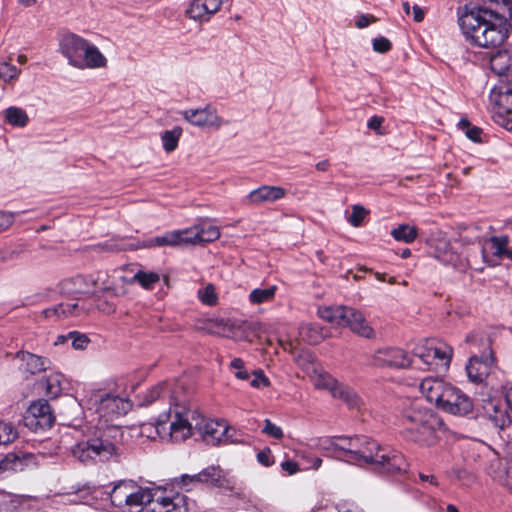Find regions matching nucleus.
I'll return each instance as SVG.
<instances>
[{"mask_svg":"<svg viewBox=\"0 0 512 512\" xmlns=\"http://www.w3.org/2000/svg\"><path fill=\"white\" fill-rule=\"evenodd\" d=\"M512 0H487L459 17L462 33L472 44L483 48L501 45L512 27Z\"/></svg>","mask_w":512,"mask_h":512,"instance_id":"1","label":"nucleus"},{"mask_svg":"<svg viewBox=\"0 0 512 512\" xmlns=\"http://www.w3.org/2000/svg\"><path fill=\"white\" fill-rule=\"evenodd\" d=\"M397 420L404 437L423 446L436 444L445 431L441 417L419 400L404 402Z\"/></svg>","mask_w":512,"mask_h":512,"instance_id":"2","label":"nucleus"},{"mask_svg":"<svg viewBox=\"0 0 512 512\" xmlns=\"http://www.w3.org/2000/svg\"><path fill=\"white\" fill-rule=\"evenodd\" d=\"M425 398L446 413L465 416L472 412L473 402L465 393L438 377H426L420 383Z\"/></svg>","mask_w":512,"mask_h":512,"instance_id":"3","label":"nucleus"},{"mask_svg":"<svg viewBox=\"0 0 512 512\" xmlns=\"http://www.w3.org/2000/svg\"><path fill=\"white\" fill-rule=\"evenodd\" d=\"M191 415L188 409L177 408L174 411L173 420H171L169 428L166 427L167 420L161 416L155 424L143 423L137 435L151 440L160 438L173 442L185 441L192 435L193 423L190 421Z\"/></svg>","mask_w":512,"mask_h":512,"instance_id":"4","label":"nucleus"},{"mask_svg":"<svg viewBox=\"0 0 512 512\" xmlns=\"http://www.w3.org/2000/svg\"><path fill=\"white\" fill-rule=\"evenodd\" d=\"M60 49L69 64L78 69L103 68L107 65V59L100 50L76 34L64 35L60 42Z\"/></svg>","mask_w":512,"mask_h":512,"instance_id":"5","label":"nucleus"},{"mask_svg":"<svg viewBox=\"0 0 512 512\" xmlns=\"http://www.w3.org/2000/svg\"><path fill=\"white\" fill-rule=\"evenodd\" d=\"M358 449L363 453L357 456V465H374L376 469L385 473L406 470V461L400 452L386 451L366 436H358Z\"/></svg>","mask_w":512,"mask_h":512,"instance_id":"6","label":"nucleus"},{"mask_svg":"<svg viewBox=\"0 0 512 512\" xmlns=\"http://www.w3.org/2000/svg\"><path fill=\"white\" fill-rule=\"evenodd\" d=\"M318 316L335 326L349 327L350 330L367 339L375 338L374 329L368 324L363 313L349 306H329L318 309Z\"/></svg>","mask_w":512,"mask_h":512,"instance_id":"7","label":"nucleus"},{"mask_svg":"<svg viewBox=\"0 0 512 512\" xmlns=\"http://www.w3.org/2000/svg\"><path fill=\"white\" fill-rule=\"evenodd\" d=\"M70 450L72 456L82 463H92L97 459L108 461L120 456L118 447L104 435L81 440L71 446Z\"/></svg>","mask_w":512,"mask_h":512,"instance_id":"8","label":"nucleus"},{"mask_svg":"<svg viewBox=\"0 0 512 512\" xmlns=\"http://www.w3.org/2000/svg\"><path fill=\"white\" fill-rule=\"evenodd\" d=\"M413 355L419 358L427 368H430L435 361H439L443 367L447 368L451 362L453 348L446 343L424 339L414 346Z\"/></svg>","mask_w":512,"mask_h":512,"instance_id":"9","label":"nucleus"},{"mask_svg":"<svg viewBox=\"0 0 512 512\" xmlns=\"http://www.w3.org/2000/svg\"><path fill=\"white\" fill-rule=\"evenodd\" d=\"M90 400L95 412L105 421L112 420L115 416L124 415L131 409L129 400L112 393L99 392Z\"/></svg>","mask_w":512,"mask_h":512,"instance_id":"10","label":"nucleus"},{"mask_svg":"<svg viewBox=\"0 0 512 512\" xmlns=\"http://www.w3.org/2000/svg\"><path fill=\"white\" fill-rule=\"evenodd\" d=\"M190 421L193 423V428L197 429L202 435L203 440L209 445H218L221 443L233 442L228 435V426L224 421L207 420L203 421L201 416L196 412L191 411Z\"/></svg>","mask_w":512,"mask_h":512,"instance_id":"11","label":"nucleus"},{"mask_svg":"<svg viewBox=\"0 0 512 512\" xmlns=\"http://www.w3.org/2000/svg\"><path fill=\"white\" fill-rule=\"evenodd\" d=\"M412 364L411 356L399 347L377 349L370 357L369 365L377 368L405 369Z\"/></svg>","mask_w":512,"mask_h":512,"instance_id":"12","label":"nucleus"},{"mask_svg":"<svg viewBox=\"0 0 512 512\" xmlns=\"http://www.w3.org/2000/svg\"><path fill=\"white\" fill-rule=\"evenodd\" d=\"M183 119L189 124L199 128H212L219 130L223 125L228 124L217 113V109L211 104L196 109H186L181 111Z\"/></svg>","mask_w":512,"mask_h":512,"instance_id":"13","label":"nucleus"},{"mask_svg":"<svg viewBox=\"0 0 512 512\" xmlns=\"http://www.w3.org/2000/svg\"><path fill=\"white\" fill-rule=\"evenodd\" d=\"M508 404L498 398L483 400L482 413L497 428L504 429L510 424L511 418L508 412Z\"/></svg>","mask_w":512,"mask_h":512,"instance_id":"14","label":"nucleus"},{"mask_svg":"<svg viewBox=\"0 0 512 512\" xmlns=\"http://www.w3.org/2000/svg\"><path fill=\"white\" fill-rule=\"evenodd\" d=\"M493 363L491 350L484 351L481 356H472L466 366L469 380L473 383H482L489 375Z\"/></svg>","mask_w":512,"mask_h":512,"instance_id":"15","label":"nucleus"},{"mask_svg":"<svg viewBox=\"0 0 512 512\" xmlns=\"http://www.w3.org/2000/svg\"><path fill=\"white\" fill-rule=\"evenodd\" d=\"M26 420L30 421L31 425L35 424L45 430L52 427L55 421V416L49 403L46 400L41 399L33 402L29 406Z\"/></svg>","mask_w":512,"mask_h":512,"instance_id":"16","label":"nucleus"},{"mask_svg":"<svg viewBox=\"0 0 512 512\" xmlns=\"http://www.w3.org/2000/svg\"><path fill=\"white\" fill-rule=\"evenodd\" d=\"M286 196V190L280 186L263 185L251 191L245 198L247 205H264L274 203Z\"/></svg>","mask_w":512,"mask_h":512,"instance_id":"17","label":"nucleus"},{"mask_svg":"<svg viewBox=\"0 0 512 512\" xmlns=\"http://www.w3.org/2000/svg\"><path fill=\"white\" fill-rule=\"evenodd\" d=\"M38 465L37 457L32 453H9L0 459V473L22 471L25 467Z\"/></svg>","mask_w":512,"mask_h":512,"instance_id":"18","label":"nucleus"},{"mask_svg":"<svg viewBox=\"0 0 512 512\" xmlns=\"http://www.w3.org/2000/svg\"><path fill=\"white\" fill-rule=\"evenodd\" d=\"M154 509L158 512H187V498L180 493H171L169 495H158L156 491Z\"/></svg>","mask_w":512,"mask_h":512,"instance_id":"19","label":"nucleus"},{"mask_svg":"<svg viewBox=\"0 0 512 512\" xmlns=\"http://www.w3.org/2000/svg\"><path fill=\"white\" fill-rule=\"evenodd\" d=\"M60 291L64 294H90L94 295L91 275H76L64 279L59 284Z\"/></svg>","mask_w":512,"mask_h":512,"instance_id":"20","label":"nucleus"},{"mask_svg":"<svg viewBox=\"0 0 512 512\" xmlns=\"http://www.w3.org/2000/svg\"><path fill=\"white\" fill-rule=\"evenodd\" d=\"M203 483L210 484L217 488L233 489L235 481L227 472L219 466H209L201 471Z\"/></svg>","mask_w":512,"mask_h":512,"instance_id":"21","label":"nucleus"},{"mask_svg":"<svg viewBox=\"0 0 512 512\" xmlns=\"http://www.w3.org/2000/svg\"><path fill=\"white\" fill-rule=\"evenodd\" d=\"M311 449H317L324 452L328 457L342 460V436L320 437L311 439L308 443Z\"/></svg>","mask_w":512,"mask_h":512,"instance_id":"22","label":"nucleus"},{"mask_svg":"<svg viewBox=\"0 0 512 512\" xmlns=\"http://www.w3.org/2000/svg\"><path fill=\"white\" fill-rule=\"evenodd\" d=\"M156 400L167 401L170 406H178L175 392L172 390L171 385H169L167 382H162L156 385L146 394H144L140 405L148 406L153 404Z\"/></svg>","mask_w":512,"mask_h":512,"instance_id":"23","label":"nucleus"},{"mask_svg":"<svg viewBox=\"0 0 512 512\" xmlns=\"http://www.w3.org/2000/svg\"><path fill=\"white\" fill-rule=\"evenodd\" d=\"M509 238L507 236L491 237L482 244L481 254L484 262L493 264L491 256L501 259L504 257L505 247L508 246Z\"/></svg>","mask_w":512,"mask_h":512,"instance_id":"24","label":"nucleus"},{"mask_svg":"<svg viewBox=\"0 0 512 512\" xmlns=\"http://www.w3.org/2000/svg\"><path fill=\"white\" fill-rule=\"evenodd\" d=\"M131 494L124 508L128 512L140 511L145 505L154 503L156 496V492H153V490L140 487L136 483L132 488Z\"/></svg>","mask_w":512,"mask_h":512,"instance_id":"25","label":"nucleus"},{"mask_svg":"<svg viewBox=\"0 0 512 512\" xmlns=\"http://www.w3.org/2000/svg\"><path fill=\"white\" fill-rule=\"evenodd\" d=\"M432 248L434 257L437 258L439 261H441L444 264H456L458 256L452 250L448 239L440 237L433 240Z\"/></svg>","mask_w":512,"mask_h":512,"instance_id":"26","label":"nucleus"},{"mask_svg":"<svg viewBox=\"0 0 512 512\" xmlns=\"http://www.w3.org/2000/svg\"><path fill=\"white\" fill-rule=\"evenodd\" d=\"M90 275L94 295H97L98 293H104L117 296L119 294L113 281H111L110 275L107 271H97Z\"/></svg>","mask_w":512,"mask_h":512,"instance_id":"27","label":"nucleus"},{"mask_svg":"<svg viewBox=\"0 0 512 512\" xmlns=\"http://www.w3.org/2000/svg\"><path fill=\"white\" fill-rule=\"evenodd\" d=\"M135 482L132 480H123L118 482L112 489L110 498L114 506L124 509Z\"/></svg>","mask_w":512,"mask_h":512,"instance_id":"28","label":"nucleus"},{"mask_svg":"<svg viewBox=\"0 0 512 512\" xmlns=\"http://www.w3.org/2000/svg\"><path fill=\"white\" fill-rule=\"evenodd\" d=\"M333 397L343 401L351 410L360 411L364 406L362 398L353 389L341 383L339 387L334 390Z\"/></svg>","mask_w":512,"mask_h":512,"instance_id":"29","label":"nucleus"},{"mask_svg":"<svg viewBox=\"0 0 512 512\" xmlns=\"http://www.w3.org/2000/svg\"><path fill=\"white\" fill-rule=\"evenodd\" d=\"M17 357L21 360V369L29 372L30 374H36L46 369L48 360L40 356L31 354L29 352H18Z\"/></svg>","mask_w":512,"mask_h":512,"instance_id":"30","label":"nucleus"},{"mask_svg":"<svg viewBox=\"0 0 512 512\" xmlns=\"http://www.w3.org/2000/svg\"><path fill=\"white\" fill-rule=\"evenodd\" d=\"M309 377L316 389L328 390L332 396L334 395V390L340 385L335 378L318 370L316 367L312 368V372L309 373Z\"/></svg>","mask_w":512,"mask_h":512,"instance_id":"31","label":"nucleus"},{"mask_svg":"<svg viewBox=\"0 0 512 512\" xmlns=\"http://www.w3.org/2000/svg\"><path fill=\"white\" fill-rule=\"evenodd\" d=\"M299 336L309 344H317L326 337V334L318 324L305 323L299 327Z\"/></svg>","mask_w":512,"mask_h":512,"instance_id":"32","label":"nucleus"},{"mask_svg":"<svg viewBox=\"0 0 512 512\" xmlns=\"http://www.w3.org/2000/svg\"><path fill=\"white\" fill-rule=\"evenodd\" d=\"M217 13L212 11L203 0H193L186 10V14L190 19L196 21H209L211 16Z\"/></svg>","mask_w":512,"mask_h":512,"instance_id":"33","label":"nucleus"},{"mask_svg":"<svg viewBox=\"0 0 512 512\" xmlns=\"http://www.w3.org/2000/svg\"><path fill=\"white\" fill-rule=\"evenodd\" d=\"M342 446V461L357 465V456L363 453L358 449V436H342Z\"/></svg>","mask_w":512,"mask_h":512,"instance_id":"34","label":"nucleus"},{"mask_svg":"<svg viewBox=\"0 0 512 512\" xmlns=\"http://www.w3.org/2000/svg\"><path fill=\"white\" fill-rule=\"evenodd\" d=\"M277 289L278 288L276 285L255 288L250 292L248 296L249 303L252 305L269 303L275 298Z\"/></svg>","mask_w":512,"mask_h":512,"instance_id":"35","label":"nucleus"},{"mask_svg":"<svg viewBox=\"0 0 512 512\" xmlns=\"http://www.w3.org/2000/svg\"><path fill=\"white\" fill-rule=\"evenodd\" d=\"M182 133V128L180 126H175L173 129L165 130L161 134V141L165 152L171 153L176 150Z\"/></svg>","mask_w":512,"mask_h":512,"instance_id":"36","label":"nucleus"},{"mask_svg":"<svg viewBox=\"0 0 512 512\" xmlns=\"http://www.w3.org/2000/svg\"><path fill=\"white\" fill-rule=\"evenodd\" d=\"M390 234L396 241L412 243L417 238L418 230L415 226L401 224L392 229Z\"/></svg>","mask_w":512,"mask_h":512,"instance_id":"37","label":"nucleus"},{"mask_svg":"<svg viewBox=\"0 0 512 512\" xmlns=\"http://www.w3.org/2000/svg\"><path fill=\"white\" fill-rule=\"evenodd\" d=\"M176 233L179 236V239L177 240L178 246L201 244V237L199 235L197 225L186 229L176 230Z\"/></svg>","mask_w":512,"mask_h":512,"instance_id":"38","label":"nucleus"},{"mask_svg":"<svg viewBox=\"0 0 512 512\" xmlns=\"http://www.w3.org/2000/svg\"><path fill=\"white\" fill-rule=\"evenodd\" d=\"M179 239L176 230L165 233L163 236H158L148 241H145L141 247L151 248L156 246H178L177 240Z\"/></svg>","mask_w":512,"mask_h":512,"instance_id":"39","label":"nucleus"},{"mask_svg":"<svg viewBox=\"0 0 512 512\" xmlns=\"http://www.w3.org/2000/svg\"><path fill=\"white\" fill-rule=\"evenodd\" d=\"M4 113L5 119L10 125L24 127L28 123V115L22 108L11 106Z\"/></svg>","mask_w":512,"mask_h":512,"instance_id":"40","label":"nucleus"},{"mask_svg":"<svg viewBox=\"0 0 512 512\" xmlns=\"http://www.w3.org/2000/svg\"><path fill=\"white\" fill-rule=\"evenodd\" d=\"M64 376L60 373H54L47 376L44 381L46 394L51 398L58 397L62 392V382Z\"/></svg>","mask_w":512,"mask_h":512,"instance_id":"41","label":"nucleus"},{"mask_svg":"<svg viewBox=\"0 0 512 512\" xmlns=\"http://www.w3.org/2000/svg\"><path fill=\"white\" fill-rule=\"evenodd\" d=\"M128 245L124 243V238L115 237L109 241L99 243L93 247L96 252H118L126 249H130Z\"/></svg>","mask_w":512,"mask_h":512,"instance_id":"42","label":"nucleus"},{"mask_svg":"<svg viewBox=\"0 0 512 512\" xmlns=\"http://www.w3.org/2000/svg\"><path fill=\"white\" fill-rule=\"evenodd\" d=\"M160 280L159 274L155 272L138 271L129 283L137 281L144 289H151Z\"/></svg>","mask_w":512,"mask_h":512,"instance_id":"43","label":"nucleus"},{"mask_svg":"<svg viewBox=\"0 0 512 512\" xmlns=\"http://www.w3.org/2000/svg\"><path fill=\"white\" fill-rule=\"evenodd\" d=\"M292 353L294 360L302 369L307 370L308 373L312 372V368L315 367L313 365L315 357L309 351L293 350Z\"/></svg>","mask_w":512,"mask_h":512,"instance_id":"44","label":"nucleus"},{"mask_svg":"<svg viewBox=\"0 0 512 512\" xmlns=\"http://www.w3.org/2000/svg\"><path fill=\"white\" fill-rule=\"evenodd\" d=\"M21 70L9 62L0 63V80L4 83H10L11 81L17 80Z\"/></svg>","mask_w":512,"mask_h":512,"instance_id":"45","label":"nucleus"},{"mask_svg":"<svg viewBox=\"0 0 512 512\" xmlns=\"http://www.w3.org/2000/svg\"><path fill=\"white\" fill-rule=\"evenodd\" d=\"M18 437L17 430L11 423L0 421V445H7Z\"/></svg>","mask_w":512,"mask_h":512,"instance_id":"46","label":"nucleus"},{"mask_svg":"<svg viewBox=\"0 0 512 512\" xmlns=\"http://www.w3.org/2000/svg\"><path fill=\"white\" fill-rule=\"evenodd\" d=\"M199 235L201 237V243L213 242L220 237L219 228L216 226L205 227L203 224H196Z\"/></svg>","mask_w":512,"mask_h":512,"instance_id":"47","label":"nucleus"},{"mask_svg":"<svg viewBox=\"0 0 512 512\" xmlns=\"http://www.w3.org/2000/svg\"><path fill=\"white\" fill-rule=\"evenodd\" d=\"M198 297L203 304L213 306L217 303V294L215 287L212 284H207L205 287L198 290Z\"/></svg>","mask_w":512,"mask_h":512,"instance_id":"48","label":"nucleus"},{"mask_svg":"<svg viewBox=\"0 0 512 512\" xmlns=\"http://www.w3.org/2000/svg\"><path fill=\"white\" fill-rule=\"evenodd\" d=\"M59 309H61V313L64 314L65 319L70 317H78L81 314L86 313L85 308L80 306L78 302L60 303Z\"/></svg>","mask_w":512,"mask_h":512,"instance_id":"49","label":"nucleus"},{"mask_svg":"<svg viewBox=\"0 0 512 512\" xmlns=\"http://www.w3.org/2000/svg\"><path fill=\"white\" fill-rule=\"evenodd\" d=\"M68 337L71 341V345L76 350H84L90 343L89 337L78 331H71L68 333Z\"/></svg>","mask_w":512,"mask_h":512,"instance_id":"50","label":"nucleus"},{"mask_svg":"<svg viewBox=\"0 0 512 512\" xmlns=\"http://www.w3.org/2000/svg\"><path fill=\"white\" fill-rule=\"evenodd\" d=\"M368 215V211L360 205L352 206V213L348 217V222L354 227H360L363 224L365 217Z\"/></svg>","mask_w":512,"mask_h":512,"instance_id":"51","label":"nucleus"},{"mask_svg":"<svg viewBox=\"0 0 512 512\" xmlns=\"http://www.w3.org/2000/svg\"><path fill=\"white\" fill-rule=\"evenodd\" d=\"M459 125L461 128L465 129L466 136L474 141V142H480V135L482 133V130L479 127L476 126H470V123L467 119H461L459 122Z\"/></svg>","mask_w":512,"mask_h":512,"instance_id":"52","label":"nucleus"},{"mask_svg":"<svg viewBox=\"0 0 512 512\" xmlns=\"http://www.w3.org/2000/svg\"><path fill=\"white\" fill-rule=\"evenodd\" d=\"M230 368L234 370L236 378L241 380H248L250 378L249 373L244 368V362L240 358H234L230 363Z\"/></svg>","mask_w":512,"mask_h":512,"instance_id":"53","label":"nucleus"},{"mask_svg":"<svg viewBox=\"0 0 512 512\" xmlns=\"http://www.w3.org/2000/svg\"><path fill=\"white\" fill-rule=\"evenodd\" d=\"M178 483L185 487L186 490H190L193 486L203 483V478L201 472L194 475L184 474L179 478Z\"/></svg>","mask_w":512,"mask_h":512,"instance_id":"54","label":"nucleus"},{"mask_svg":"<svg viewBox=\"0 0 512 512\" xmlns=\"http://www.w3.org/2000/svg\"><path fill=\"white\" fill-rule=\"evenodd\" d=\"M250 384L254 388H262L270 385L269 379L264 375L262 370H255L252 373Z\"/></svg>","mask_w":512,"mask_h":512,"instance_id":"55","label":"nucleus"},{"mask_svg":"<svg viewBox=\"0 0 512 512\" xmlns=\"http://www.w3.org/2000/svg\"><path fill=\"white\" fill-rule=\"evenodd\" d=\"M264 423L263 433L275 439H281L283 437V431L279 426L272 423L269 419H266Z\"/></svg>","mask_w":512,"mask_h":512,"instance_id":"56","label":"nucleus"},{"mask_svg":"<svg viewBox=\"0 0 512 512\" xmlns=\"http://www.w3.org/2000/svg\"><path fill=\"white\" fill-rule=\"evenodd\" d=\"M373 49L379 53H386L391 49V42L385 37H378L373 40Z\"/></svg>","mask_w":512,"mask_h":512,"instance_id":"57","label":"nucleus"},{"mask_svg":"<svg viewBox=\"0 0 512 512\" xmlns=\"http://www.w3.org/2000/svg\"><path fill=\"white\" fill-rule=\"evenodd\" d=\"M14 220L15 215L13 213L0 211V233L7 230Z\"/></svg>","mask_w":512,"mask_h":512,"instance_id":"58","label":"nucleus"},{"mask_svg":"<svg viewBox=\"0 0 512 512\" xmlns=\"http://www.w3.org/2000/svg\"><path fill=\"white\" fill-rule=\"evenodd\" d=\"M210 325H211L210 329H211L212 333L222 335V336H228V334L226 333V330H229L230 328L224 322V320L221 319V320L211 321Z\"/></svg>","mask_w":512,"mask_h":512,"instance_id":"59","label":"nucleus"},{"mask_svg":"<svg viewBox=\"0 0 512 512\" xmlns=\"http://www.w3.org/2000/svg\"><path fill=\"white\" fill-rule=\"evenodd\" d=\"M377 18L371 14H362L355 20V26L359 29L367 27L369 24L376 22Z\"/></svg>","mask_w":512,"mask_h":512,"instance_id":"60","label":"nucleus"},{"mask_svg":"<svg viewBox=\"0 0 512 512\" xmlns=\"http://www.w3.org/2000/svg\"><path fill=\"white\" fill-rule=\"evenodd\" d=\"M258 461L264 466H270L273 463L270 450H264L257 454Z\"/></svg>","mask_w":512,"mask_h":512,"instance_id":"61","label":"nucleus"},{"mask_svg":"<svg viewBox=\"0 0 512 512\" xmlns=\"http://www.w3.org/2000/svg\"><path fill=\"white\" fill-rule=\"evenodd\" d=\"M496 478L503 484L512 488V465L506 471V477L504 478L501 474L495 475Z\"/></svg>","mask_w":512,"mask_h":512,"instance_id":"62","label":"nucleus"},{"mask_svg":"<svg viewBox=\"0 0 512 512\" xmlns=\"http://www.w3.org/2000/svg\"><path fill=\"white\" fill-rule=\"evenodd\" d=\"M384 122L383 117L380 116H373L368 120V127L372 130L378 131Z\"/></svg>","mask_w":512,"mask_h":512,"instance_id":"63","label":"nucleus"},{"mask_svg":"<svg viewBox=\"0 0 512 512\" xmlns=\"http://www.w3.org/2000/svg\"><path fill=\"white\" fill-rule=\"evenodd\" d=\"M283 470L287 471L290 475L296 473L298 471V465L294 461H284L281 464Z\"/></svg>","mask_w":512,"mask_h":512,"instance_id":"64","label":"nucleus"}]
</instances>
